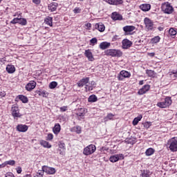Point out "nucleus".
Listing matches in <instances>:
<instances>
[{"label": "nucleus", "mask_w": 177, "mask_h": 177, "mask_svg": "<svg viewBox=\"0 0 177 177\" xmlns=\"http://www.w3.org/2000/svg\"><path fill=\"white\" fill-rule=\"evenodd\" d=\"M106 55L112 56V57H121L122 52L120 50L109 49L106 51Z\"/></svg>", "instance_id": "nucleus-1"}, {"label": "nucleus", "mask_w": 177, "mask_h": 177, "mask_svg": "<svg viewBox=\"0 0 177 177\" xmlns=\"http://www.w3.org/2000/svg\"><path fill=\"white\" fill-rule=\"evenodd\" d=\"M172 104V100H171V97H167L164 102H158L157 106L160 107V109H165Z\"/></svg>", "instance_id": "nucleus-2"}, {"label": "nucleus", "mask_w": 177, "mask_h": 177, "mask_svg": "<svg viewBox=\"0 0 177 177\" xmlns=\"http://www.w3.org/2000/svg\"><path fill=\"white\" fill-rule=\"evenodd\" d=\"M94 151H96V146L90 145L84 149L83 154L84 156H91V154H93Z\"/></svg>", "instance_id": "nucleus-3"}, {"label": "nucleus", "mask_w": 177, "mask_h": 177, "mask_svg": "<svg viewBox=\"0 0 177 177\" xmlns=\"http://www.w3.org/2000/svg\"><path fill=\"white\" fill-rule=\"evenodd\" d=\"M167 145H169V149L171 151H177V140L175 138H171L168 141Z\"/></svg>", "instance_id": "nucleus-4"}, {"label": "nucleus", "mask_w": 177, "mask_h": 177, "mask_svg": "<svg viewBox=\"0 0 177 177\" xmlns=\"http://www.w3.org/2000/svg\"><path fill=\"white\" fill-rule=\"evenodd\" d=\"M144 23L147 30H148L149 31L154 30V22H153L151 19H149L148 17H146L144 19Z\"/></svg>", "instance_id": "nucleus-5"}, {"label": "nucleus", "mask_w": 177, "mask_h": 177, "mask_svg": "<svg viewBox=\"0 0 177 177\" xmlns=\"http://www.w3.org/2000/svg\"><path fill=\"white\" fill-rule=\"evenodd\" d=\"M162 10L167 15H171L174 12V8L169 3H165L162 6Z\"/></svg>", "instance_id": "nucleus-6"}, {"label": "nucleus", "mask_w": 177, "mask_h": 177, "mask_svg": "<svg viewBox=\"0 0 177 177\" xmlns=\"http://www.w3.org/2000/svg\"><path fill=\"white\" fill-rule=\"evenodd\" d=\"M119 160H124V155L122 153L113 155L109 158L111 162H117Z\"/></svg>", "instance_id": "nucleus-7"}, {"label": "nucleus", "mask_w": 177, "mask_h": 177, "mask_svg": "<svg viewBox=\"0 0 177 177\" xmlns=\"http://www.w3.org/2000/svg\"><path fill=\"white\" fill-rule=\"evenodd\" d=\"M129 77H131V74L129 73V72L127 71H122L118 76V78L119 81H122V80H124V78H129Z\"/></svg>", "instance_id": "nucleus-8"}, {"label": "nucleus", "mask_w": 177, "mask_h": 177, "mask_svg": "<svg viewBox=\"0 0 177 177\" xmlns=\"http://www.w3.org/2000/svg\"><path fill=\"white\" fill-rule=\"evenodd\" d=\"M11 111L14 118L21 116V115H20V112L19 111V106H17V105H12Z\"/></svg>", "instance_id": "nucleus-9"}, {"label": "nucleus", "mask_w": 177, "mask_h": 177, "mask_svg": "<svg viewBox=\"0 0 177 177\" xmlns=\"http://www.w3.org/2000/svg\"><path fill=\"white\" fill-rule=\"evenodd\" d=\"M87 84H89V77H84L77 82V86L82 88V86H86Z\"/></svg>", "instance_id": "nucleus-10"}, {"label": "nucleus", "mask_w": 177, "mask_h": 177, "mask_svg": "<svg viewBox=\"0 0 177 177\" xmlns=\"http://www.w3.org/2000/svg\"><path fill=\"white\" fill-rule=\"evenodd\" d=\"M57 151L61 156H64L66 153V144H64V142H59Z\"/></svg>", "instance_id": "nucleus-11"}, {"label": "nucleus", "mask_w": 177, "mask_h": 177, "mask_svg": "<svg viewBox=\"0 0 177 177\" xmlns=\"http://www.w3.org/2000/svg\"><path fill=\"white\" fill-rule=\"evenodd\" d=\"M123 49H129L132 46V41H129L128 39H124L122 41Z\"/></svg>", "instance_id": "nucleus-12"}, {"label": "nucleus", "mask_w": 177, "mask_h": 177, "mask_svg": "<svg viewBox=\"0 0 177 177\" xmlns=\"http://www.w3.org/2000/svg\"><path fill=\"white\" fill-rule=\"evenodd\" d=\"M42 169L44 171V172H46V174H48L49 175H54V174H56V169L53 167L44 166Z\"/></svg>", "instance_id": "nucleus-13"}, {"label": "nucleus", "mask_w": 177, "mask_h": 177, "mask_svg": "<svg viewBox=\"0 0 177 177\" xmlns=\"http://www.w3.org/2000/svg\"><path fill=\"white\" fill-rule=\"evenodd\" d=\"M35 86H37V82H34V81H31L30 82L28 83L26 86V91H32V89H34L35 88Z\"/></svg>", "instance_id": "nucleus-14"}, {"label": "nucleus", "mask_w": 177, "mask_h": 177, "mask_svg": "<svg viewBox=\"0 0 177 177\" xmlns=\"http://www.w3.org/2000/svg\"><path fill=\"white\" fill-rule=\"evenodd\" d=\"M84 55L89 62H93V60H95V57H93V55L92 54V52H91V50H86Z\"/></svg>", "instance_id": "nucleus-15"}, {"label": "nucleus", "mask_w": 177, "mask_h": 177, "mask_svg": "<svg viewBox=\"0 0 177 177\" xmlns=\"http://www.w3.org/2000/svg\"><path fill=\"white\" fill-rule=\"evenodd\" d=\"M149 89H150V85L146 84L143 86V87L138 91V93L139 95H145V93H146V92H148Z\"/></svg>", "instance_id": "nucleus-16"}, {"label": "nucleus", "mask_w": 177, "mask_h": 177, "mask_svg": "<svg viewBox=\"0 0 177 177\" xmlns=\"http://www.w3.org/2000/svg\"><path fill=\"white\" fill-rule=\"evenodd\" d=\"M17 130L19 132H27V131L28 130V126L26 124H18L17 126Z\"/></svg>", "instance_id": "nucleus-17"}, {"label": "nucleus", "mask_w": 177, "mask_h": 177, "mask_svg": "<svg viewBox=\"0 0 177 177\" xmlns=\"http://www.w3.org/2000/svg\"><path fill=\"white\" fill-rule=\"evenodd\" d=\"M59 4L56 2L51 3L48 5V9L50 12H55L57 9Z\"/></svg>", "instance_id": "nucleus-18"}, {"label": "nucleus", "mask_w": 177, "mask_h": 177, "mask_svg": "<svg viewBox=\"0 0 177 177\" xmlns=\"http://www.w3.org/2000/svg\"><path fill=\"white\" fill-rule=\"evenodd\" d=\"M140 8L141 10H143V12H149L150 9H151V6L150 4H142L140 6Z\"/></svg>", "instance_id": "nucleus-19"}, {"label": "nucleus", "mask_w": 177, "mask_h": 177, "mask_svg": "<svg viewBox=\"0 0 177 177\" xmlns=\"http://www.w3.org/2000/svg\"><path fill=\"white\" fill-rule=\"evenodd\" d=\"M111 19L115 21V20H122V15L115 12L112 13Z\"/></svg>", "instance_id": "nucleus-20"}, {"label": "nucleus", "mask_w": 177, "mask_h": 177, "mask_svg": "<svg viewBox=\"0 0 177 177\" xmlns=\"http://www.w3.org/2000/svg\"><path fill=\"white\" fill-rule=\"evenodd\" d=\"M6 71L9 74H13V73H15V71H16V68H15V66H13V65H7Z\"/></svg>", "instance_id": "nucleus-21"}, {"label": "nucleus", "mask_w": 177, "mask_h": 177, "mask_svg": "<svg viewBox=\"0 0 177 177\" xmlns=\"http://www.w3.org/2000/svg\"><path fill=\"white\" fill-rule=\"evenodd\" d=\"M135 30V26H126L123 27V30L124 32H132Z\"/></svg>", "instance_id": "nucleus-22"}, {"label": "nucleus", "mask_w": 177, "mask_h": 177, "mask_svg": "<svg viewBox=\"0 0 177 177\" xmlns=\"http://www.w3.org/2000/svg\"><path fill=\"white\" fill-rule=\"evenodd\" d=\"M60 124L59 123H57L55 124V127L53 129V131L55 135H57L60 132Z\"/></svg>", "instance_id": "nucleus-23"}, {"label": "nucleus", "mask_w": 177, "mask_h": 177, "mask_svg": "<svg viewBox=\"0 0 177 177\" xmlns=\"http://www.w3.org/2000/svg\"><path fill=\"white\" fill-rule=\"evenodd\" d=\"M95 28H97L98 31H100V32H103V31H104L105 27L104 25L102 24H96Z\"/></svg>", "instance_id": "nucleus-24"}, {"label": "nucleus", "mask_w": 177, "mask_h": 177, "mask_svg": "<svg viewBox=\"0 0 177 177\" xmlns=\"http://www.w3.org/2000/svg\"><path fill=\"white\" fill-rule=\"evenodd\" d=\"M110 46V43L109 42H102L100 44V49L104 50V49H107V48H109Z\"/></svg>", "instance_id": "nucleus-25"}, {"label": "nucleus", "mask_w": 177, "mask_h": 177, "mask_svg": "<svg viewBox=\"0 0 177 177\" xmlns=\"http://www.w3.org/2000/svg\"><path fill=\"white\" fill-rule=\"evenodd\" d=\"M88 101L89 103H95V102H97V97H96L95 95H90Z\"/></svg>", "instance_id": "nucleus-26"}, {"label": "nucleus", "mask_w": 177, "mask_h": 177, "mask_svg": "<svg viewBox=\"0 0 177 177\" xmlns=\"http://www.w3.org/2000/svg\"><path fill=\"white\" fill-rule=\"evenodd\" d=\"M18 97L19 100H21L22 103H28V98L26 95H19Z\"/></svg>", "instance_id": "nucleus-27"}, {"label": "nucleus", "mask_w": 177, "mask_h": 177, "mask_svg": "<svg viewBox=\"0 0 177 177\" xmlns=\"http://www.w3.org/2000/svg\"><path fill=\"white\" fill-rule=\"evenodd\" d=\"M40 145L43 146V147H46L47 149H50V147H52V145L45 140H41Z\"/></svg>", "instance_id": "nucleus-28"}, {"label": "nucleus", "mask_w": 177, "mask_h": 177, "mask_svg": "<svg viewBox=\"0 0 177 177\" xmlns=\"http://www.w3.org/2000/svg\"><path fill=\"white\" fill-rule=\"evenodd\" d=\"M140 176L142 177H150V171L149 170H141Z\"/></svg>", "instance_id": "nucleus-29"}, {"label": "nucleus", "mask_w": 177, "mask_h": 177, "mask_svg": "<svg viewBox=\"0 0 177 177\" xmlns=\"http://www.w3.org/2000/svg\"><path fill=\"white\" fill-rule=\"evenodd\" d=\"M146 74H147L149 77H151L152 78H154V77H156V72L152 70H147Z\"/></svg>", "instance_id": "nucleus-30"}, {"label": "nucleus", "mask_w": 177, "mask_h": 177, "mask_svg": "<svg viewBox=\"0 0 177 177\" xmlns=\"http://www.w3.org/2000/svg\"><path fill=\"white\" fill-rule=\"evenodd\" d=\"M95 87L91 84V83H88V84H86L85 89L86 92H91V91H93V88Z\"/></svg>", "instance_id": "nucleus-31"}, {"label": "nucleus", "mask_w": 177, "mask_h": 177, "mask_svg": "<svg viewBox=\"0 0 177 177\" xmlns=\"http://www.w3.org/2000/svg\"><path fill=\"white\" fill-rule=\"evenodd\" d=\"M142 118V115H140L138 117L135 118L133 120V125H138V124L139 123V121H140Z\"/></svg>", "instance_id": "nucleus-32"}, {"label": "nucleus", "mask_w": 177, "mask_h": 177, "mask_svg": "<svg viewBox=\"0 0 177 177\" xmlns=\"http://www.w3.org/2000/svg\"><path fill=\"white\" fill-rule=\"evenodd\" d=\"M53 19H52V17H48L45 19V23L48 24V26H50V27H52L53 24Z\"/></svg>", "instance_id": "nucleus-33"}, {"label": "nucleus", "mask_w": 177, "mask_h": 177, "mask_svg": "<svg viewBox=\"0 0 177 177\" xmlns=\"http://www.w3.org/2000/svg\"><path fill=\"white\" fill-rule=\"evenodd\" d=\"M146 156H153L154 154V149L153 148H149L148 149L146 150L145 151Z\"/></svg>", "instance_id": "nucleus-34"}, {"label": "nucleus", "mask_w": 177, "mask_h": 177, "mask_svg": "<svg viewBox=\"0 0 177 177\" xmlns=\"http://www.w3.org/2000/svg\"><path fill=\"white\" fill-rule=\"evenodd\" d=\"M18 24H21V26H26L27 24V20L24 18H19L18 21Z\"/></svg>", "instance_id": "nucleus-35"}, {"label": "nucleus", "mask_w": 177, "mask_h": 177, "mask_svg": "<svg viewBox=\"0 0 177 177\" xmlns=\"http://www.w3.org/2000/svg\"><path fill=\"white\" fill-rule=\"evenodd\" d=\"M170 77L171 78H173L174 80L177 79V71H172L170 72Z\"/></svg>", "instance_id": "nucleus-36"}, {"label": "nucleus", "mask_w": 177, "mask_h": 177, "mask_svg": "<svg viewBox=\"0 0 177 177\" xmlns=\"http://www.w3.org/2000/svg\"><path fill=\"white\" fill-rule=\"evenodd\" d=\"M169 34L171 35V37H175L176 35V31L173 28H170L169 30Z\"/></svg>", "instance_id": "nucleus-37"}, {"label": "nucleus", "mask_w": 177, "mask_h": 177, "mask_svg": "<svg viewBox=\"0 0 177 177\" xmlns=\"http://www.w3.org/2000/svg\"><path fill=\"white\" fill-rule=\"evenodd\" d=\"M44 172H45L44 169L39 170L34 177H44Z\"/></svg>", "instance_id": "nucleus-38"}, {"label": "nucleus", "mask_w": 177, "mask_h": 177, "mask_svg": "<svg viewBox=\"0 0 177 177\" xmlns=\"http://www.w3.org/2000/svg\"><path fill=\"white\" fill-rule=\"evenodd\" d=\"M57 86V82H52L49 84L50 89H55Z\"/></svg>", "instance_id": "nucleus-39"}, {"label": "nucleus", "mask_w": 177, "mask_h": 177, "mask_svg": "<svg viewBox=\"0 0 177 177\" xmlns=\"http://www.w3.org/2000/svg\"><path fill=\"white\" fill-rule=\"evenodd\" d=\"M4 164H5L6 166V165H12V166H13V165H15V164H16V161H15V160H8V161H6L4 162Z\"/></svg>", "instance_id": "nucleus-40"}, {"label": "nucleus", "mask_w": 177, "mask_h": 177, "mask_svg": "<svg viewBox=\"0 0 177 177\" xmlns=\"http://www.w3.org/2000/svg\"><path fill=\"white\" fill-rule=\"evenodd\" d=\"M73 131L76 132V133H81V127L76 126L73 127Z\"/></svg>", "instance_id": "nucleus-41"}, {"label": "nucleus", "mask_w": 177, "mask_h": 177, "mask_svg": "<svg viewBox=\"0 0 177 177\" xmlns=\"http://www.w3.org/2000/svg\"><path fill=\"white\" fill-rule=\"evenodd\" d=\"M160 38L158 36H156L155 37H153L151 41L153 42V44H157L158 42H160Z\"/></svg>", "instance_id": "nucleus-42"}, {"label": "nucleus", "mask_w": 177, "mask_h": 177, "mask_svg": "<svg viewBox=\"0 0 177 177\" xmlns=\"http://www.w3.org/2000/svg\"><path fill=\"white\" fill-rule=\"evenodd\" d=\"M124 1L122 0H113L114 5H121L122 4Z\"/></svg>", "instance_id": "nucleus-43"}, {"label": "nucleus", "mask_w": 177, "mask_h": 177, "mask_svg": "<svg viewBox=\"0 0 177 177\" xmlns=\"http://www.w3.org/2000/svg\"><path fill=\"white\" fill-rule=\"evenodd\" d=\"M20 18H14L11 21V24H19V20Z\"/></svg>", "instance_id": "nucleus-44"}, {"label": "nucleus", "mask_w": 177, "mask_h": 177, "mask_svg": "<svg viewBox=\"0 0 177 177\" xmlns=\"http://www.w3.org/2000/svg\"><path fill=\"white\" fill-rule=\"evenodd\" d=\"M144 127L145 128H146L147 129L150 128V127H151V122H147L145 123H144Z\"/></svg>", "instance_id": "nucleus-45"}, {"label": "nucleus", "mask_w": 177, "mask_h": 177, "mask_svg": "<svg viewBox=\"0 0 177 177\" xmlns=\"http://www.w3.org/2000/svg\"><path fill=\"white\" fill-rule=\"evenodd\" d=\"M73 12L74 13H81V8L76 7L74 10H73Z\"/></svg>", "instance_id": "nucleus-46"}, {"label": "nucleus", "mask_w": 177, "mask_h": 177, "mask_svg": "<svg viewBox=\"0 0 177 177\" xmlns=\"http://www.w3.org/2000/svg\"><path fill=\"white\" fill-rule=\"evenodd\" d=\"M90 42H91V44H97V39L94 37L91 39Z\"/></svg>", "instance_id": "nucleus-47"}, {"label": "nucleus", "mask_w": 177, "mask_h": 177, "mask_svg": "<svg viewBox=\"0 0 177 177\" xmlns=\"http://www.w3.org/2000/svg\"><path fill=\"white\" fill-rule=\"evenodd\" d=\"M60 111L62 113H64V111H67V106H62L59 108Z\"/></svg>", "instance_id": "nucleus-48"}, {"label": "nucleus", "mask_w": 177, "mask_h": 177, "mask_svg": "<svg viewBox=\"0 0 177 177\" xmlns=\"http://www.w3.org/2000/svg\"><path fill=\"white\" fill-rule=\"evenodd\" d=\"M53 139V134L49 133L47 136V140H52Z\"/></svg>", "instance_id": "nucleus-49"}, {"label": "nucleus", "mask_w": 177, "mask_h": 177, "mask_svg": "<svg viewBox=\"0 0 177 177\" xmlns=\"http://www.w3.org/2000/svg\"><path fill=\"white\" fill-rule=\"evenodd\" d=\"M106 117L107 118H109V120H113L114 115H113L112 113H109Z\"/></svg>", "instance_id": "nucleus-50"}, {"label": "nucleus", "mask_w": 177, "mask_h": 177, "mask_svg": "<svg viewBox=\"0 0 177 177\" xmlns=\"http://www.w3.org/2000/svg\"><path fill=\"white\" fill-rule=\"evenodd\" d=\"M32 2L36 5H39L41 3V0H32Z\"/></svg>", "instance_id": "nucleus-51"}, {"label": "nucleus", "mask_w": 177, "mask_h": 177, "mask_svg": "<svg viewBox=\"0 0 177 177\" xmlns=\"http://www.w3.org/2000/svg\"><path fill=\"white\" fill-rule=\"evenodd\" d=\"M106 2L109 3V5H114V0H106Z\"/></svg>", "instance_id": "nucleus-52"}, {"label": "nucleus", "mask_w": 177, "mask_h": 177, "mask_svg": "<svg viewBox=\"0 0 177 177\" xmlns=\"http://www.w3.org/2000/svg\"><path fill=\"white\" fill-rule=\"evenodd\" d=\"M0 96H1L2 97H4V96H6V93H5L4 91L1 92Z\"/></svg>", "instance_id": "nucleus-53"}, {"label": "nucleus", "mask_w": 177, "mask_h": 177, "mask_svg": "<svg viewBox=\"0 0 177 177\" xmlns=\"http://www.w3.org/2000/svg\"><path fill=\"white\" fill-rule=\"evenodd\" d=\"M89 84H91L94 88L96 85V82H95V81H91Z\"/></svg>", "instance_id": "nucleus-54"}, {"label": "nucleus", "mask_w": 177, "mask_h": 177, "mask_svg": "<svg viewBox=\"0 0 177 177\" xmlns=\"http://www.w3.org/2000/svg\"><path fill=\"white\" fill-rule=\"evenodd\" d=\"M17 174H21V167H18L17 169Z\"/></svg>", "instance_id": "nucleus-55"}, {"label": "nucleus", "mask_w": 177, "mask_h": 177, "mask_svg": "<svg viewBox=\"0 0 177 177\" xmlns=\"http://www.w3.org/2000/svg\"><path fill=\"white\" fill-rule=\"evenodd\" d=\"M86 27H87V28H91V27H92V24H91L90 23H87L86 24Z\"/></svg>", "instance_id": "nucleus-56"}, {"label": "nucleus", "mask_w": 177, "mask_h": 177, "mask_svg": "<svg viewBox=\"0 0 177 177\" xmlns=\"http://www.w3.org/2000/svg\"><path fill=\"white\" fill-rule=\"evenodd\" d=\"M118 39V35L113 36V41H117Z\"/></svg>", "instance_id": "nucleus-57"}, {"label": "nucleus", "mask_w": 177, "mask_h": 177, "mask_svg": "<svg viewBox=\"0 0 177 177\" xmlns=\"http://www.w3.org/2000/svg\"><path fill=\"white\" fill-rule=\"evenodd\" d=\"M141 42H142V40H139L138 41H136V45L139 46V45H140Z\"/></svg>", "instance_id": "nucleus-58"}, {"label": "nucleus", "mask_w": 177, "mask_h": 177, "mask_svg": "<svg viewBox=\"0 0 177 177\" xmlns=\"http://www.w3.org/2000/svg\"><path fill=\"white\" fill-rule=\"evenodd\" d=\"M5 167H6L5 163H2L1 165H0V169L1 168H5Z\"/></svg>", "instance_id": "nucleus-59"}, {"label": "nucleus", "mask_w": 177, "mask_h": 177, "mask_svg": "<svg viewBox=\"0 0 177 177\" xmlns=\"http://www.w3.org/2000/svg\"><path fill=\"white\" fill-rule=\"evenodd\" d=\"M77 115H79V117H84V113H77Z\"/></svg>", "instance_id": "nucleus-60"}, {"label": "nucleus", "mask_w": 177, "mask_h": 177, "mask_svg": "<svg viewBox=\"0 0 177 177\" xmlns=\"http://www.w3.org/2000/svg\"><path fill=\"white\" fill-rule=\"evenodd\" d=\"M143 84H144V81L143 80H140L139 82V85H143Z\"/></svg>", "instance_id": "nucleus-61"}, {"label": "nucleus", "mask_w": 177, "mask_h": 177, "mask_svg": "<svg viewBox=\"0 0 177 177\" xmlns=\"http://www.w3.org/2000/svg\"><path fill=\"white\" fill-rule=\"evenodd\" d=\"M158 30H159V31H162V30H164V28L160 26V27H158Z\"/></svg>", "instance_id": "nucleus-62"}, {"label": "nucleus", "mask_w": 177, "mask_h": 177, "mask_svg": "<svg viewBox=\"0 0 177 177\" xmlns=\"http://www.w3.org/2000/svg\"><path fill=\"white\" fill-rule=\"evenodd\" d=\"M25 177H31V176L30 174H27L25 176Z\"/></svg>", "instance_id": "nucleus-63"}, {"label": "nucleus", "mask_w": 177, "mask_h": 177, "mask_svg": "<svg viewBox=\"0 0 177 177\" xmlns=\"http://www.w3.org/2000/svg\"><path fill=\"white\" fill-rule=\"evenodd\" d=\"M53 1H56V0H53Z\"/></svg>", "instance_id": "nucleus-64"}]
</instances>
